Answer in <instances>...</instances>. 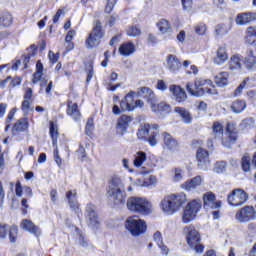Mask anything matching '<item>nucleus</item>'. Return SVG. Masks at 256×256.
Listing matches in <instances>:
<instances>
[{
	"label": "nucleus",
	"mask_w": 256,
	"mask_h": 256,
	"mask_svg": "<svg viewBox=\"0 0 256 256\" xmlns=\"http://www.w3.org/2000/svg\"><path fill=\"white\" fill-rule=\"evenodd\" d=\"M186 91L189 93V95H192V97L219 95V91H217L215 84H213V80L204 77L196 78L194 83L188 82L186 84Z\"/></svg>",
	"instance_id": "f257e3e1"
},
{
	"label": "nucleus",
	"mask_w": 256,
	"mask_h": 256,
	"mask_svg": "<svg viewBox=\"0 0 256 256\" xmlns=\"http://www.w3.org/2000/svg\"><path fill=\"white\" fill-rule=\"evenodd\" d=\"M187 203V194L185 192H177L164 196L160 202V207L167 215H175L177 211H181Z\"/></svg>",
	"instance_id": "f03ea898"
},
{
	"label": "nucleus",
	"mask_w": 256,
	"mask_h": 256,
	"mask_svg": "<svg viewBox=\"0 0 256 256\" xmlns=\"http://www.w3.org/2000/svg\"><path fill=\"white\" fill-rule=\"evenodd\" d=\"M106 195L113 207H123L125 204H127V192L125 191L123 183L119 178L111 179L106 191Z\"/></svg>",
	"instance_id": "7ed1b4c3"
},
{
	"label": "nucleus",
	"mask_w": 256,
	"mask_h": 256,
	"mask_svg": "<svg viewBox=\"0 0 256 256\" xmlns=\"http://www.w3.org/2000/svg\"><path fill=\"white\" fill-rule=\"evenodd\" d=\"M126 207L130 213L138 215H151L153 204L146 197L132 196L126 200Z\"/></svg>",
	"instance_id": "20e7f679"
},
{
	"label": "nucleus",
	"mask_w": 256,
	"mask_h": 256,
	"mask_svg": "<svg viewBox=\"0 0 256 256\" xmlns=\"http://www.w3.org/2000/svg\"><path fill=\"white\" fill-rule=\"evenodd\" d=\"M159 124L144 123L138 128L136 135L139 141L148 143L151 147H155L159 143Z\"/></svg>",
	"instance_id": "39448f33"
},
{
	"label": "nucleus",
	"mask_w": 256,
	"mask_h": 256,
	"mask_svg": "<svg viewBox=\"0 0 256 256\" xmlns=\"http://www.w3.org/2000/svg\"><path fill=\"white\" fill-rule=\"evenodd\" d=\"M125 229L128 230L132 237H140L147 232V222L139 216H130L124 222Z\"/></svg>",
	"instance_id": "423d86ee"
},
{
	"label": "nucleus",
	"mask_w": 256,
	"mask_h": 256,
	"mask_svg": "<svg viewBox=\"0 0 256 256\" xmlns=\"http://www.w3.org/2000/svg\"><path fill=\"white\" fill-rule=\"evenodd\" d=\"M105 37V30H103V24L101 20H96L95 24L85 40L87 49H95L101 45V39Z\"/></svg>",
	"instance_id": "0eeeda50"
},
{
	"label": "nucleus",
	"mask_w": 256,
	"mask_h": 256,
	"mask_svg": "<svg viewBox=\"0 0 256 256\" xmlns=\"http://www.w3.org/2000/svg\"><path fill=\"white\" fill-rule=\"evenodd\" d=\"M202 207H203V202L201 201V199L196 198V199L190 200L183 209L182 223L187 224V223H191V221H194L199 211H201Z\"/></svg>",
	"instance_id": "6e6552de"
},
{
	"label": "nucleus",
	"mask_w": 256,
	"mask_h": 256,
	"mask_svg": "<svg viewBox=\"0 0 256 256\" xmlns=\"http://www.w3.org/2000/svg\"><path fill=\"white\" fill-rule=\"evenodd\" d=\"M225 137H221V143L226 149H231L239 141V130L235 122H227Z\"/></svg>",
	"instance_id": "1a4fd4ad"
},
{
	"label": "nucleus",
	"mask_w": 256,
	"mask_h": 256,
	"mask_svg": "<svg viewBox=\"0 0 256 256\" xmlns=\"http://www.w3.org/2000/svg\"><path fill=\"white\" fill-rule=\"evenodd\" d=\"M135 95H137V92L133 90L127 93L120 101V107L117 104L112 107V113L114 115H121V113H125V111H135Z\"/></svg>",
	"instance_id": "9d476101"
},
{
	"label": "nucleus",
	"mask_w": 256,
	"mask_h": 256,
	"mask_svg": "<svg viewBox=\"0 0 256 256\" xmlns=\"http://www.w3.org/2000/svg\"><path fill=\"white\" fill-rule=\"evenodd\" d=\"M247 201H249V194L241 188L233 189L227 195V203L231 207H241L245 205Z\"/></svg>",
	"instance_id": "9b49d317"
},
{
	"label": "nucleus",
	"mask_w": 256,
	"mask_h": 256,
	"mask_svg": "<svg viewBox=\"0 0 256 256\" xmlns=\"http://www.w3.org/2000/svg\"><path fill=\"white\" fill-rule=\"evenodd\" d=\"M235 219L238 223H249V221H255L256 210L255 207L246 205L236 211Z\"/></svg>",
	"instance_id": "f8f14e48"
},
{
	"label": "nucleus",
	"mask_w": 256,
	"mask_h": 256,
	"mask_svg": "<svg viewBox=\"0 0 256 256\" xmlns=\"http://www.w3.org/2000/svg\"><path fill=\"white\" fill-rule=\"evenodd\" d=\"M161 137L163 149L171 151L172 153H175V151H179V140H177V138L171 135V133L164 131L161 133Z\"/></svg>",
	"instance_id": "ddd939ff"
},
{
	"label": "nucleus",
	"mask_w": 256,
	"mask_h": 256,
	"mask_svg": "<svg viewBox=\"0 0 256 256\" xmlns=\"http://www.w3.org/2000/svg\"><path fill=\"white\" fill-rule=\"evenodd\" d=\"M184 232L186 233V243H188L189 247H195L197 243L201 242V234L194 225L185 226Z\"/></svg>",
	"instance_id": "4468645a"
},
{
	"label": "nucleus",
	"mask_w": 256,
	"mask_h": 256,
	"mask_svg": "<svg viewBox=\"0 0 256 256\" xmlns=\"http://www.w3.org/2000/svg\"><path fill=\"white\" fill-rule=\"evenodd\" d=\"M66 115L76 123L81 121V118L83 117L81 109H79V104L77 102H73V100H67L66 102Z\"/></svg>",
	"instance_id": "2eb2a0df"
},
{
	"label": "nucleus",
	"mask_w": 256,
	"mask_h": 256,
	"mask_svg": "<svg viewBox=\"0 0 256 256\" xmlns=\"http://www.w3.org/2000/svg\"><path fill=\"white\" fill-rule=\"evenodd\" d=\"M136 95H137V97H141L142 99H144V101H146V103H148V105H150V107L154 103H157V101H158L157 95H155V92L153 91V89H151L147 86H142V87L138 88Z\"/></svg>",
	"instance_id": "dca6fc26"
},
{
	"label": "nucleus",
	"mask_w": 256,
	"mask_h": 256,
	"mask_svg": "<svg viewBox=\"0 0 256 256\" xmlns=\"http://www.w3.org/2000/svg\"><path fill=\"white\" fill-rule=\"evenodd\" d=\"M204 209H221L223 202L217 201V196L213 192H206L202 196Z\"/></svg>",
	"instance_id": "f3484780"
},
{
	"label": "nucleus",
	"mask_w": 256,
	"mask_h": 256,
	"mask_svg": "<svg viewBox=\"0 0 256 256\" xmlns=\"http://www.w3.org/2000/svg\"><path fill=\"white\" fill-rule=\"evenodd\" d=\"M133 122V117L123 114L117 119L116 123V134L123 137L129 130V125Z\"/></svg>",
	"instance_id": "a211bd4d"
},
{
	"label": "nucleus",
	"mask_w": 256,
	"mask_h": 256,
	"mask_svg": "<svg viewBox=\"0 0 256 256\" xmlns=\"http://www.w3.org/2000/svg\"><path fill=\"white\" fill-rule=\"evenodd\" d=\"M256 21V12H240L235 17V23L239 27H245L255 23Z\"/></svg>",
	"instance_id": "6ab92c4d"
},
{
	"label": "nucleus",
	"mask_w": 256,
	"mask_h": 256,
	"mask_svg": "<svg viewBox=\"0 0 256 256\" xmlns=\"http://www.w3.org/2000/svg\"><path fill=\"white\" fill-rule=\"evenodd\" d=\"M196 161L199 169H206L211 164L209 151L203 147H198L196 150Z\"/></svg>",
	"instance_id": "aec40b11"
},
{
	"label": "nucleus",
	"mask_w": 256,
	"mask_h": 256,
	"mask_svg": "<svg viewBox=\"0 0 256 256\" xmlns=\"http://www.w3.org/2000/svg\"><path fill=\"white\" fill-rule=\"evenodd\" d=\"M29 118L22 117L19 118L13 125H12V135H20V133H27L30 127Z\"/></svg>",
	"instance_id": "412c9836"
},
{
	"label": "nucleus",
	"mask_w": 256,
	"mask_h": 256,
	"mask_svg": "<svg viewBox=\"0 0 256 256\" xmlns=\"http://www.w3.org/2000/svg\"><path fill=\"white\" fill-rule=\"evenodd\" d=\"M227 70L231 73H237L243 69V56L240 54H233L226 65Z\"/></svg>",
	"instance_id": "4be33fe9"
},
{
	"label": "nucleus",
	"mask_w": 256,
	"mask_h": 256,
	"mask_svg": "<svg viewBox=\"0 0 256 256\" xmlns=\"http://www.w3.org/2000/svg\"><path fill=\"white\" fill-rule=\"evenodd\" d=\"M66 199L68 201V205L76 215H79L81 212V204L79 203V200L77 199V190H69L66 192Z\"/></svg>",
	"instance_id": "5701e85b"
},
{
	"label": "nucleus",
	"mask_w": 256,
	"mask_h": 256,
	"mask_svg": "<svg viewBox=\"0 0 256 256\" xmlns=\"http://www.w3.org/2000/svg\"><path fill=\"white\" fill-rule=\"evenodd\" d=\"M166 65H167V69H168V71H170V73H179V71H181V67H183L181 60L175 54L167 55Z\"/></svg>",
	"instance_id": "b1692460"
},
{
	"label": "nucleus",
	"mask_w": 256,
	"mask_h": 256,
	"mask_svg": "<svg viewBox=\"0 0 256 256\" xmlns=\"http://www.w3.org/2000/svg\"><path fill=\"white\" fill-rule=\"evenodd\" d=\"M169 91L173 95L176 103H184V101H187V92L181 85L171 84Z\"/></svg>",
	"instance_id": "393cba45"
},
{
	"label": "nucleus",
	"mask_w": 256,
	"mask_h": 256,
	"mask_svg": "<svg viewBox=\"0 0 256 256\" xmlns=\"http://www.w3.org/2000/svg\"><path fill=\"white\" fill-rule=\"evenodd\" d=\"M20 227L23 229V231H27L28 233H31V235H34V237L39 238L42 235L40 227L35 225L32 220L22 219L20 222Z\"/></svg>",
	"instance_id": "a878e982"
},
{
	"label": "nucleus",
	"mask_w": 256,
	"mask_h": 256,
	"mask_svg": "<svg viewBox=\"0 0 256 256\" xmlns=\"http://www.w3.org/2000/svg\"><path fill=\"white\" fill-rule=\"evenodd\" d=\"M203 185V176L197 175L191 179L186 180L181 184V189L184 191H195V189H199Z\"/></svg>",
	"instance_id": "bb28decb"
},
{
	"label": "nucleus",
	"mask_w": 256,
	"mask_h": 256,
	"mask_svg": "<svg viewBox=\"0 0 256 256\" xmlns=\"http://www.w3.org/2000/svg\"><path fill=\"white\" fill-rule=\"evenodd\" d=\"M229 60V52L226 46H219L213 58L215 65H224Z\"/></svg>",
	"instance_id": "cd10ccee"
},
{
	"label": "nucleus",
	"mask_w": 256,
	"mask_h": 256,
	"mask_svg": "<svg viewBox=\"0 0 256 256\" xmlns=\"http://www.w3.org/2000/svg\"><path fill=\"white\" fill-rule=\"evenodd\" d=\"M23 99L24 100L21 103V111L27 115L29 111H31V105L33 104V89L26 88Z\"/></svg>",
	"instance_id": "c85d7f7f"
},
{
	"label": "nucleus",
	"mask_w": 256,
	"mask_h": 256,
	"mask_svg": "<svg viewBox=\"0 0 256 256\" xmlns=\"http://www.w3.org/2000/svg\"><path fill=\"white\" fill-rule=\"evenodd\" d=\"M242 63L244 67L248 71H255L256 70V56L253 49H248L246 52V57L242 59Z\"/></svg>",
	"instance_id": "c756f323"
},
{
	"label": "nucleus",
	"mask_w": 256,
	"mask_h": 256,
	"mask_svg": "<svg viewBox=\"0 0 256 256\" xmlns=\"http://www.w3.org/2000/svg\"><path fill=\"white\" fill-rule=\"evenodd\" d=\"M135 51H137V48H135V43H133V41L123 42L118 48V53L122 57H131Z\"/></svg>",
	"instance_id": "7c9ffc66"
},
{
	"label": "nucleus",
	"mask_w": 256,
	"mask_h": 256,
	"mask_svg": "<svg viewBox=\"0 0 256 256\" xmlns=\"http://www.w3.org/2000/svg\"><path fill=\"white\" fill-rule=\"evenodd\" d=\"M13 25V14L9 10H0V27L7 29Z\"/></svg>",
	"instance_id": "2f4dec72"
},
{
	"label": "nucleus",
	"mask_w": 256,
	"mask_h": 256,
	"mask_svg": "<svg viewBox=\"0 0 256 256\" xmlns=\"http://www.w3.org/2000/svg\"><path fill=\"white\" fill-rule=\"evenodd\" d=\"M174 113L179 115V117L186 125L193 123V115L185 107H175Z\"/></svg>",
	"instance_id": "473e14b6"
},
{
	"label": "nucleus",
	"mask_w": 256,
	"mask_h": 256,
	"mask_svg": "<svg viewBox=\"0 0 256 256\" xmlns=\"http://www.w3.org/2000/svg\"><path fill=\"white\" fill-rule=\"evenodd\" d=\"M244 41L246 45L255 47L256 45V26H248L245 31Z\"/></svg>",
	"instance_id": "72a5a7b5"
},
{
	"label": "nucleus",
	"mask_w": 256,
	"mask_h": 256,
	"mask_svg": "<svg viewBox=\"0 0 256 256\" xmlns=\"http://www.w3.org/2000/svg\"><path fill=\"white\" fill-rule=\"evenodd\" d=\"M23 191L26 197H33V189L30 186H24L21 184V181L17 180L15 183V193L16 197H23Z\"/></svg>",
	"instance_id": "f704fd0d"
},
{
	"label": "nucleus",
	"mask_w": 256,
	"mask_h": 256,
	"mask_svg": "<svg viewBox=\"0 0 256 256\" xmlns=\"http://www.w3.org/2000/svg\"><path fill=\"white\" fill-rule=\"evenodd\" d=\"M156 27L161 35H167V33H173V27L171 26V22L169 20L162 18L156 23Z\"/></svg>",
	"instance_id": "c9c22d12"
},
{
	"label": "nucleus",
	"mask_w": 256,
	"mask_h": 256,
	"mask_svg": "<svg viewBox=\"0 0 256 256\" xmlns=\"http://www.w3.org/2000/svg\"><path fill=\"white\" fill-rule=\"evenodd\" d=\"M86 212L88 213V219L91 225L97 227V225H99V215H97V212H95V205L91 203L87 204Z\"/></svg>",
	"instance_id": "e433bc0d"
},
{
	"label": "nucleus",
	"mask_w": 256,
	"mask_h": 256,
	"mask_svg": "<svg viewBox=\"0 0 256 256\" xmlns=\"http://www.w3.org/2000/svg\"><path fill=\"white\" fill-rule=\"evenodd\" d=\"M230 109L232 113H243V111L247 109V101L243 99H236L231 103Z\"/></svg>",
	"instance_id": "4c0bfd02"
},
{
	"label": "nucleus",
	"mask_w": 256,
	"mask_h": 256,
	"mask_svg": "<svg viewBox=\"0 0 256 256\" xmlns=\"http://www.w3.org/2000/svg\"><path fill=\"white\" fill-rule=\"evenodd\" d=\"M49 135L52 139V145L57 147L59 141V126L53 121L49 122Z\"/></svg>",
	"instance_id": "58836bf2"
},
{
	"label": "nucleus",
	"mask_w": 256,
	"mask_h": 256,
	"mask_svg": "<svg viewBox=\"0 0 256 256\" xmlns=\"http://www.w3.org/2000/svg\"><path fill=\"white\" fill-rule=\"evenodd\" d=\"M217 87H227L229 85V72H220L214 77Z\"/></svg>",
	"instance_id": "ea45409f"
},
{
	"label": "nucleus",
	"mask_w": 256,
	"mask_h": 256,
	"mask_svg": "<svg viewBox=\"0 0 256 256\" xmlns=\"http://www.w3.org/2000/svg\"><path fill=\"white\" fill-rule=\"evenodd\" d=\"M152 111H154V113H164V114H168L171 113V106L165 102H161V103H154L152 104V106H150Z\"/></svg>",
	"instance_id": "a19ab883"
},
{
	"label": "nucleus",
	"mask_w": 256,
	"mask_h": 256,
	"mask_svg": "<svg viewBox=\"0 0 256 256\" xmlns=\"http://www.w3.org/2000/svg\"><path fill=\"white\" fill-rule=\"evenodd\" d=\"M38 49L39 47H37L35 44H31L29 48H27L28 53L22 55V61L24 65H27L29 61H31V57H35L37 55Z\"/></svg>",
	"instance_id": "79ce46f5"
},
{
	"label": "nucleus",
	"mask_w": 256,
	"mask_h": 256,
	"mask_svg": "<svg viewBox=\"0 0 256 256\" xmlns=\"http://www.w3.org/2000/svg\"><path fill=\"white\" fill-rule=\"evenodd\" d=\"M84 133L90 139H93V137H95V120L93 119V117L87 119Z\"/></svg>",
	"instance_id": "37998d69"
},
{
	"label": "nucleus",
	"mask_w": 256,
	"mask_h": 256,
	"mask_svg": "<svg viewBox=\"0 0 256 256\" xmlns=\"http://www.w3.org/2000/svg\"><path fill=\"white\" fill-rule=\"evenodd\" d=\"M77 35L75 30H69L65 36L66 51H73L75 49V42H73V38Z\"/></svg>",
	"instance_id": "c03bdc74"
},
{
	"label": "nucleus",
	"mask_w": 256,
	"mask_h": 256,
	"mask_svg": "<svg viewBox=\"0 0 256 256\" xmlns=\"http://www.w3.org/2000/svg\"><path fill=\"white\" fill-rule=\"evenodd\" d=\"M231 31V26L229 24L220 23L216 25L214 33L216 37H223Z\"/></svg>",
	"instance_id": "a18cd8bd"
},
{
	"label": "nucleus",
	"mask_w": 256,
	"mask_h": 256,
	"mask_svg": "<svg viewBox=\"0 0 256 256\" xmlns=\"http://www.w3.org/2000/svg\"><path fill=\"white\" fill-rule=\"evenodd\" d=\"M223 133H225L223 124L219 121H214L212 124V135L216 138L223 137Z\"/></svg>",
	"instance_id": "49530a36"
},
{
	"label": "nucleus",
	"mask_w": 256,
	"mask_h": 256,
	"mask_svg": "<svg viewBox=\"0 0 256 256\" xmlns=\"http://www.w3.org/2000/svg\"><path fill=\"white\" fill-rule=\"evenodd\" d=\"M145 161H147V153L143 151H138L134 155L133 165L134 167H141L143 163H145Z\"/></svg>",
	"instance_id": "de8ad7c7"
},
{
	"label": "nucleus",
	"mask_w": 256,
	"mask_h": 256,
	"mask_svg": "<svg viewBox=\"0 0 256 256\" xmlns=\"http://www.w3.org/2000/svg\"><path fill=\"white\" fill-rule=\"evenodd\" d=\"M241 168L244 173L251 171V156L249 153H245L241 158Z\"/></svg>",
	"instance_id": "09e8293b"
},
{
	"label": "nucleus",
	"mask_w": 256,
	"mask_h": 256,
	"mask_svg": "<svg viewBox=\"0 0 256 256\" xmlns=\"http://www.w3.org/2000/svg\"><path fill=\"white\" fill-rule=\"evenodd\" d=\"M10 243H17V237H19V226L12 225L8 230Z\"/></svg>",
	"instance_id": "8fccbe9b"
},
{
	"label": "nucleus",
	"mask_w": 256,
	"mask_h": 256,
	"mask_svg": "<svg viewBox=\"0 0 256 256\" xmlns=\"http://www.w3.org/2000/svg\"><path fill=\"white\" fill-rule=\"evenodd\" d=\"M15 113H17V108H12L6 119H5V123H6V126L4 128V131L5 133H7V131H9L11 129V121H13V119L15 118Z\"/></svg>",
	"instance_id": "3c124183"
},
{
	"label": "nucleus",
	"mask_w": 256,
	"mask_h": 256,
	"mask_svg": "<svg viewBox=\"0 0 256 256\" xmlns=\"http://www.w3.org/2000/svg\"><path fill=\"white\" fill-rule=\"evenodd\" d=\"M126 35L128 37H139L141 35V29L137 25H131L126 30Z\"/></svg>",
	"instance_id": "603ef678"
},
{
	"label": "nucleus",
	"mask_w": 256,
	"mask_h": 256,
	"mask_svg": "<svg viewBox=\"0 0 256 256\" xmlns=\"http://www.w3.org/2000/svg\"><path fill=\"white\" fill-rule=\"evenodd\" d=\"M240 127L242 129H253V127H255V118L248 117L243 119L240 123Z\"/></svg>",
	"instance_id": "864d4df0"
},
{
	"label": "nucleus",
	"mask_w": 256,
	"mask_h": 256,
	"mask_svg": "<svg viewBox=\"0 0 256 256\" xmlns=\"http://www.w3.org/2000/svg\"><path fill=\"white\" fill-rule=\"evenodd\" d=\"M55 73H57V75H58L59 77H65V76H66V77H69V76H71V72H69V71L63 69V64H62L61 62H58V63L56 64Z\"/></svg>",
	"instance_id": "5fc2aeb1"
},
{
	"label": "nucleus",
	"mask_w": 256,
	"mask_h": 256,
	"mask_svg": "<svg viewBox=\"0 0 256 256\" xmlns=\"http://www.w3.org/2000/svg\"><path fill=\"white\" fill-rule=\"evenodd\" d=\"M117 1L118 0H107V3L104 8V13H106V15H111V13H113V9H115Z\"/></svg>",
	"instance_id": "6e6d98bb"
},
{
	"label": "nucleus",
	"mask_w": 256,
	"mask_h": 256,
	"mask_svg": "<svg viewBox=\"0 0 256 256\" xmlns=\"http://www.w3.org/2000/svg\"><path fill=\"white\" fill-rule=\"evenodd\" d=\"M196 35H205L207 33V25L205 23H199L194 26Z\"/></svg>",
	"instance_id": "4d7b16f0"
},
{
	"label": "nucleus",
	"mask_w": 256,
	"mask_h": 256,
	"mask_svg": "<svg viewBox=\"0 0 256 256\" xmlns=\"http://www.w3.org/2000/svg\"><path fill=\"white\" fill-rule=\"evenodd\" d=\"M247 81H249V78H245V79L239 84V86L235 89V91H234L235 97H239V95H241V94L243 93V89H245V87L247 86Z\"/></svg>",
	"instance_id": "13d9d810"
},
{
	"label": "nucleus",
	"mask_w": 256,
	"mask_h": 256,
	"mask_svg": "<svg viewBox=\"0 0 256 256\" xmlns=\"http://www.w3.org/2000/svg\"><path fill=\"white\" fill-rule=\"evenodd\" d=\"M8 232H9V225L0 223V239H7Z\"/></svg>",
	"instance_id": "bf43d9fd"
},
{
	"label": "nucleus",
	"mask_w": 256,
	"mask_h": 256,
	"mask_svg": "<svg viewBox=\"0 0 256 256\" xmlns=\"http://www.w3.org/2000/svg\"><path fill=\"white\" fill-rule=\"evenodd\" d=\"M93 75H94L93 62H89L88 63V70H87L86 83L91 82V79H93Z\"/></svg>",
	"instance_id": "052dcab7"
},
{
	"label": "nucleus",
	"mask_w": 256,
	"mask_h": 256,
	"mask_svg": "<svg viewBox=\"0 0 256 256\" xmlns=\"http://www.w3.org/2000/svg\"><path fill=\"white\" fill-rule=\"evenodd\" d=\"M48 59L52 65H55L59 61V53H55L53 51L48 52Z\"/></svg>",
	"instance_id": "680f3d73"
},
{
	"label": "nucleus",
	"mask_w": 256,
	"mask_h": 256,
	"mask_svg": "<svg viewBox=\"0 0 256 256\" xmlns=\"http://www.w3.org/2000/svg\"><path fill=\"white\" fill-rule=\"evenodd\" d=\"M42 79H43V74L41 72H34L32 74L31 82L33 85H37V83H39V81H41Z\"/></svg>",
	"instance_id": "e2e57ef3"
},
{
	"label": "nucleus",
	"mask_w": 256,
	"mask_h": 256,
	"mask_svg": "<svg viewBox=\"0 0 256 256\" xmlns=\"http://www.w3.org/2000/svg\"><path fill=\"white\" fill-rule=\"evenodd\" d=\"M153 239L157 245H161L163 243V235L160 231H156L153 235Z\"/></svg>",
	"instance_id": "0e129e2a"
},
{
	"label": "nucleus",
	"mask_w": 256,
	"mask_h": 256,
	"mask_svg": "<svg viewBox=\"0 0 256 256\" xmlns=\"http://www.w3.org/2000/svg\"><path fill=\"white\" fill-rule=\"evenodd\" d=\"M10 85L11 87H17L19 85H21L23 78H21L20 76H15L14 78L10 79Z\"/></svg>",
	"instance_id": "69168bd1"
},
{
	"label": "nucleus",
	"mask_w": 256,
	"mask_h": 256,
	"mask_svg": "<svg viewBox=\"0 0 256 256\" xmlns=\"http://www.w3.org/2000/svg\"><path fill=\"white\" fill-rule=\"evenodd\" d=\"M148 43L150 45H157L159 43V39H157V36L155 34L149 33L147 38Z\"/></svg>",
	"instance_id": "338daca9"
},
{
	"label": "nucleus",
	"mask_w": 256,
	"mask_h": 256,
	"mask_svg": "<svg viewBox=\"0 0 256 256\" xmlns=\"http://www.w3.org/2000/svg\"><path fill=\"white\" fill-rule=\"evenodd\" d=\"M156 89H158V91H167V84L163 80H158Z\"/></svg>",
	"instance_id": "774afa93"
}]
</instances>
